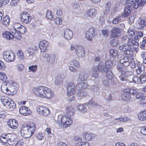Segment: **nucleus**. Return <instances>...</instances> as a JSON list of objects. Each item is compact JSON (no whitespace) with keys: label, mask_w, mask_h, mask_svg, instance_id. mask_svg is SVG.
Listing matches in <instances>:
<instances>
[{"label":"nucleus","mask_w":146,"mask_h":146,"mask_svg":"<svg viewBox=\"0 0 146 146\" xmlns=\"http://www.w3.org/2000/svg\"><path fill=\"white\" fill-rule=\"evenodd\" d=\"M33 91L36 96L40 98L50 99L54 96L51 89L43 86L34 88Z\"/></svg>","instance_id":"nucleus-1"},{"label":"nucleus","mask_w":146,"mask_h":146,"mask_svg":"<svg viewBox=\"0 0 146 146\" xmlns=\"http://www.w3.org/2000/svg\"><path fill=\"white\" fill-rule=\"evenodd\" d=\"M35 123H30L29 125H24L21 127V135L25 138L31 137L35 130Z\"/></svg>","instance_id":"nucleus-2"},{"label":"nucleus","mask_w":146,"mask_h":146,"mask_svg":"<svg viewBox=\"0 0 146 146\" xmlns=\"http://www.w3.org/2000/svg\"><path fill=\"white\" fill-rule=\"evenodd\" d=\"M88 86V84L86 82H81L78 83L76 87L74 84L72 82L69 84L67 88V94L69 96V98L74 94L76 88L78 90L85 89Z\"/></svg>","instance_id":"nucleus-3"},{"label":"nucleus","mask_w":146,"mask_h":146,"mask_svg":"<svg viewBox=\"0 0 146 146\" xmlns=\"http://www.w3.org/2000/svg\"><path fill=\"white\" fill-rule=\"evenodd\" d=\"M133 46V40L128 39L127 40L126 44L120 46L119 48L120 50H123L125 54L129 55L132 53V51L131 50V47Z\"/></svg>","instance_id":"nucleus-4"},{"label":"nucleus","mask_w":146,"mask_h":146,"mask_svg":"<svg viewBox=\"0 0 146 146\" xmlns=\"http://www.w3.org/2000/svg\"><path fill=\"white\" fill-rule=\"evenodd\" d=\"M57 122L60 127L66 128L72 123V120L69 117L65 115L61 118L60 122L57 120Z\"/></svg>","instance_id":"nucleus-5"},{"label":"nucleus","mask_w":146,"mask_h":146,"mask_svg":"<svg viewBox=\"0 0 146 146\" xmlns=\"http://www.w3.org/2000/svg\"><path fill=\"white\" fill-rule=\"evenodd\" d=\"M112 65V62L110 61H107L106 62V78L108 80H112L114 76L113 73L111 72V69Z\"/></svg>","instance_id":"nucleus-6"},{"label":"nucleus","mask_w":146,"mask_h":146,"mask_svg":"<svg viewBox=\"0 0 146 146\" xmlns=\"http://www.w3.org/2000/svg\"><path fill=\"white\" fill-rule=\"evenodd\" d=\"M121 3L123 5H129L132 8L133 7L134 9H137L139 6H140L137 0H121Z\"/></svg>","instance_id":"nucleus-7"},{"label":"nucleus","mask_w":146,"mask_h":146,"mask_svg":"<svg viewBox=\"0 0 146 146\" xmlns=\"http://www.w3.org/2000/svg\"><path fill=\"white\" fill-rule=\"evenodd\" d=\"M3 58L7 62H12L13 61L15 54L11 50L5 51L3 52Z\"/></svg>","instance_id":"nucleus-8"},{"label":"nucleus","mask_w":146,"mask_h":146,"mask_svg":"<svg viewBox=\"0 0 146 146\" xmlns=\"http://www.w3.org/2000/svg\"><path fill=\"white\" fill-rule=\"evenodd\" d=\"M21 21L24 23H28L30 22L32 19V17L30 15L26 12H23L20 15Z\"/></svg>","instance_id":"nucleus-9"},{"label":"nucleus","mask_w":146,"mask_h":146,"mask_svg":"<svg viewBox=\"0 0 146 146\" xmlns=\"http://www.w3.org/2000/svg\"><path fill=\"white\" fill-rule=\"evenodd\" d=\"M96 35L95 29L92 28L89 29L86 33L85 36L86 39L91 41Z\"/></svg>","instance_id":"nucleus-10"},{"label":"nucleus","mask_w":146,"mask_h":146,"mask_svg":"<svg viewBox=\"0 0 146 146\" xmlns=\"http://www.w3.org/2000/svg\"><path fill=\"white\" fill-rule=\"evenodd\" d=\"M75 51L78 56L83 58L85 55V53L84 48L79 45L76 46Z\"/></svg>","instance_id":"nucleus-11"},{"label":"nucleus","mask_w":146,"mask_h":146,"mask_svg":"<svg viewBox=\"0 0 146 146\" xmlns=\"http://www.w3.org/2000/svg\"><path fill=\"white\" fill-rule=\"evenodd\" d=\"M37 111L43 116H46L50 113L49 110L47 108L43 106H38L37 108Z\"/></svg>","instance_id":"nucleus-12"},{"label":"nucleus","mask_w":146,"mask_h":146,"mask_svg":"<svg viewBox=\"0 0 146 146\" xmlns=\"http://www.w3.org/2000/svg\"><path fill=\"white\" fill-rule=\"evenodd\" d=\"M9 83V88L10 94L12 95L16 93L17 90L18 89V85L16 83L13 82L12 81H10Z\"/></svg>","instance_id":"nucleus-13"},{"label":"nucleus","mask_w":146,"mask_h":146,"mask_svg":"<svg viewBox=\"0 0 146 146\" xmlns=\"http://www.w3.org/2000/svg\"><path fill=\"white\" fill-rule=\"evenodd\" d=\"M99 10V8L97 7L90 9L87 11V15L89 17L93 18L96 16V15L98 14Z\"/></svg>","instance_id":"nucleus-14"},{"label":"nucleus","mask_w":146,"mask_h":146,"mask_svg":"<svg viewBox=\"0 0 146 146\" xmlns=\"http://www.w3.org/2000/svg\"><path fill=\"white\" fill-rule=\"evenodd\" d=\"M64 38L66 40H70L72 37L73 33L70 29H66L64 30Z\"/></svg>","instance_id":"nucleus-15"},{"label":"nucleus","mask_w":146,"mask_h":146,"mask_svg":"<svg viewBox=\"0 0 146 146\" xmlns=\"http://www.w3.org/2000/svg\"><path fill=\"white\" fill-rule=\"evenodd\" d=\"M8 125L11 128L15 129L18 126L17 121L15 119H9L7 122Z\"/></svg>","instance_id":"nucleus-16"},{"label":"nucleus","mask_w":146,"mask_h":146,"mask_svg":"<svg viewBox=\"0 0 146 146\" xmlns=\"http://www.w3.org/2000/svg\"><path fill=\"white\" fill-rule=\"evenodd\" d=\"M19 112L21 114L24 116L27 115L31 113L30 109L26 106L21 107L19 109Z\"/></svg>","instance_id":"nucleus-17"},{"label":"nucleus","mask_w":146,"mask_h":146,"mask_svg":"<svg viewBox=\"0 0 146 146\" xmlns=\"http://www.w3.org/2000/svg\"><path fill=\"white\" fill-rule=\"evenodd\" d=\"M120 30L119 28L114 27L111 30V36L113 37H117L121 35Z\"/></svg>","instance_id":"nucleus-18"},{"label":"nucleus","mask_w":146,"mask_h":146,"mask_svg":"<svg viewBox=\"0 0 146 146\" xmlns=\"http://www.w3.org/2000/svg\"><path fill=\"white\" fill-rule=\"evenodd\" d=\"M111 2L108 1L106 3L104 6L105 10L103 11L104 15L106 16L110 12V10Z\"/></svg>","instance_id":"nucleus-19"},{"label":"nucleus","mask_w":146,"mask_h":146,"mask_svg":"<svg viewBox=\"0 0 146 146\" xmlns=\"http://www.w3.org/2000/svg\"><path fill=\"white\" fill-rule=\"evenodd\" d=\"M132 8L129 5L125 7L124 13L120 16L122 18H124L128 16L131 13Z\"/></svg>","instance_id":"nucleus-20"},{"label":"nucleus","mask_w":146,"mask_h":146,"mask_svg":"<svg viewBox=\"0 0 146 146\" xmlns=\"http://www.w3.org/2000/svg\"><path fill=\"white\" fill-rule=\"evenodd\" d=\"M49 46L48 42L46 40H43L40 42L39 47L42 52H44V50H46Z\"/></svg>","instance_id":"nucleus-21"},{"label":"nucleus","mask_w":146,"mask_h":146,"mask_svg":"<svg viewBox=\"0 0 146 146\" xmlns=\"http://www.w3.org/2000/svg\"><path fill=\"white\" fill-rule=\"evenodd\" d=\"M90 76V75L88 73L84 72L80 74L79 76V79L81 81H86L87 80Z\"/></svg>","instance_id":"nucleus-22"},{"label":"nucleus","mask_w":146,"mask_h":146,"mask_svg":"<svg viewBox=\"0 0 146 146\" xmlns=\"http://www.w3.org/2000/svg\"><path fill=\"white\" fill-rule=\"evenodd\" d=\"M121 98L123 100L125 101H129L131 98V95L127 92H126L125 90H124V92L121 95Z\"/></svg>","instance_id":"nucleus-23"},{"label":"nucleus","mask_w":146,"mask_h":146,"mask_svg":"<svg viewBox=\"0 0 146 146\" xmlns=\"http://www.w3.org/2000/svg\"><path fill=\"white\" fill-rule=\"evenodd\" d=\"M9 83L7 82L6 84H3L1 85V89L3 92L8 95H10V93H9Z\"/></svg>","instance_id":"nucleus-24"},{"label":"nucleus","mask_w":146,"mask_h":146,"mask_svg":"<svg viewBox=\"0 0 146 146\" xmlns=\"http://www.w3.org/2000/svg\"><path fill=\"white\" fill-rule=\"evenodd\" d=\"M67 115L72 116L75 111V110L72 106H67L65 109Z\"/></svg>","instance_id":"nucleus-25"},{"label":"nucleus","mask_w":146,"mask_h":146,"mask_svg":"<svg viewBox=\"0 0 146 146\" xmlns=\"http://www.w3.org/2000/svg\"><path fill=\"white\" fill-rule=\"evenodd\" d=\"M119 62L120 63L122 64L125 66H128L129 65L130 62L127 56H125L123 58L120 60Z\"/></svg>","instance_id":"nucleus-26"},{"label":"nucleus","mask_w":146,"mask_h":146,"mask_svg":"<svg viewBox=\"0 0 146 146\" xmlns=\"http://www.w3.org/2000/svg\"><path fill=\"white\" fill-rule=\"evenodd\" d=\"M12 35H13V38H14L18 40H20L22 38L21 34L18 31H17L15 29L12 31Z\"/></svg>","instance_id":"nucleus-27"},{"label":"nucleus","mask_w":146,"mask_h":146,"mask_svg":"<svg viewBox=\"0 0 146 146\" xmlns=\"http://www.w3.org/2000/svg\"><path fill=\"white\" fill-rule=\"evenodd\" d=\"M3 37L7 40H10L13 39V35H12V31L11 32L5 31L3 33Z\"/></svg>","instance_id":"nucleus-28"},{"label":"nucleus","mask_w":146,"mask_h":146,"mask_svg":"<svg viewBox=\"0 0 146 146\" xmlns=\"http://www.w3.org/2000/svg\"><path fill=\"white\" fill-rule=\"evenodd\" d=\"M138 118L141 121L146 120V110L140 112L138 115Z\"/></svg>","instance_id":"nucleus-29"},{"label":"nucleus","mask_w":146,"mask_h":146,"mask_svg":"<svg viewBox=\"0 0 146 146\" xmlns=\"http://www.w3.org/2000/svg\"><path fill=\"white\" fill-rule=\"evenodd\" d=\"M38 49V47L35 46L34 48L30 47L27 48V51L30 55H33L35 54V52Z\"/></svg>","instance_id":"nucleus-30"},{"label":"nucleus","mask_w":146,"mask_h":146,"mask_svg":"<svg viewBox=\"0 0 146 146\" xmlns=\"http://www.w3.org/2000/svg\"><path fill=\"white\" fill-rule=\"evenodd\" d=\"M1 100L2 104L5 108H7V107H9L8 106L9 105V104H10V102L11 100V99L1 98Z\"/></svg>","instance_id":"nucleus-31"},{"label":"nucleus","mask_w":146,"mask_h":146,"mask_svg":"<svg viewBox=\"0 0 146 146\" xmlns=\"http://www.w3.org/2000/svg\"><path fill=\"white\" fill-rule=\"evenodd\" d=\"M87 94L85 90L80 91H78L76 94L77 96L80 98L86 97L87 95Z\"/></svg>","instance_id":"nucleus-32"},{"label":"nucleus","mask_w":146,"mask_h":146,"mask_svg":"<svg viewBox=\"0 0 146 146\" xmlns=\"http://www.w3.org/2000/svg\"><path fill=\"white\" fill-rule=\"evenodd\" d=\"M0 80L5 82H8L9 81L7 76L4 73L2 72H0Z\"/></svg>","instance_id":"nucleus-33"},{"label":"nucleus","mask_w":146,"mask_h":146,"mask_svg":"<svg viewBox=\"0 0 146 146\" xmlns=\"http://www.w3.org/2000/svg\"><path fill=\"white\" fill-rule=\"evenodd\" d=\"M98 70L101 72H105L106 71V63H105V65L102 63H100L98 66Z\"/></svg>","instance_id":"nucleus-34"},{"label":"nucleus","mask_w":146,"mask_h":146,"mask_svg":"<svg viewBox=\"0 0 146 146\" xmlns=\"http://www.w3.org/2000/svg\"><path fill=\"white\" fill-rule=\"evenodd\" d=\"M110 44L111 46H115L118 45L119 42L117 38H114L111 40Z\"/></svg>","instance_id":"nucleus-35"},{"label":"nucleus","mask_w":146,"mask_h":146,"mask_svg":"<svg viewBox=\"0 0 146 146\" xmlns=\"http://www.w3.org/2000/svg\"><path fill=\"white\" fill-rule=\"evenodd\" d=\"M10 22V18L9 16H5L3 19V24L6 26H7Z\"/></svg>","instance_id":"nucleus-36"},{"label":"nucleus","mask_w":146,"mask_h":146,"mask_svg":"<svg viewBox=\"0 0 146 146\" xmlns=\"http://www.w3.org/2000/svg\"><path fill=\"white\" fill-rule=\"evenodd\" d=\"M46 17L50 20H52L54 19V15L49 10H47L46 13Z\"/></svg>","instance_id":"nucleus-37"},{"label":"nucleus","mask_w":146,"mask_h":146,"mask_svg":"<svg viewBox=\"0 0 146 146\" xmlns=\"http://www.w3.org/2000/svg\"><path fill=\"white\" fill-rule=\"evenodd\" d=\"M146 81V75L143 74L139 77V82L141 84H143Z\"/></svg>","instance_id":"nucleus-38"},{"label":"nucleus","mask_w":146,"mask_h":146,"mask_svg":"<svg viewBox=\"0 0 146 146\" xmlns=\"http://www.w3.org/2000/svg\"><path fill=\"white\" fill-rule=\"evenodd\" d=\"M77 109L82 112L85 113L87 111V109L85 106L83 105H80L78 106Z\"/></svg>","instance_id":"nucleus-39"},{"label":"nucleus","mask_w":146,"mask_h":146,"mask_svg":"<svg viewBox=\"0 0 146 146\" xmlns=\"http://www.w3.org/2000/svg\"><path fill=\"white\" fill-rule=\"evenodd\" d=\"M144 94L141 91H137L135 96V98L137 99H139L144 96Z\"/></svg>","instance_id":"nucleus-40"},{"label":"nucleus","mask_w":146,"mask_h":146,"mask_svg":"<svg viewBox=\"0 0 146 146\" xmlns=\"http://www.w3.org/2000/svg\"><path fill=\"white\" fill-rule=\"evenodd\" d=\"M126 92H127L130 94H132L133 96H135L137 90L135 89H128L125 90Z\"/></svg>","instance_id":"nucleus-41"},{"label":"nucleus","mask_w":146,"mask_h":146,"mask_svg":"<svg viewBox=\"0 0 146 146\" xmlns=\"http://www.w3.org/2000/svg\"><path fill=\"white\" fill-rule=\"evenodd\" d=\"M140 24L141 25L140 27V29H142L146 25V19L145 18H143L140 19Z\"/></svg>","instance_id":"nucleus-42"},{"label":"nucleus","mask_w":146,"mask_h":146,"mask_svg":"<svg viewBox=\"0 0 146 146\" xmlns=\"http://www.w3.org/2000/svg\"><path fill=\"white\" fill-rule=\"evenodd\" d=\"M55 55L52 54L50 55L48 59H47V62H49L50 63H53L55 60Z\"/></svg>","instance_id":"nucleus-43"},{"label":"nucleus","mask_w":146,"mask_h":146,"mask_svg":"<svg viewBox=\"0 0 146 146\" xmlns=\"http://www.w3.org/2000/svg\"><path fill=\"white\" fill-rule=\"evenodd\" d=\"M29 72L31 71L33 72H35L37 70V65H31L29 67Z\"/></svg>","instance_id":"nucleus-44"},{"label":"nucleus","mask_w":146,"mask_h":146,"mask_svg":"<svg viewBox=\"0 0 146 146\" xmlns=\"http://www.w3.org/2000/svg\"><path fill=\"white\" fill-rule=\"evenodd\" d=\"M118 51L115 49H110V54L111 56L112 57L116 56L117 54Z\"/></svg>","instance_id":"nucleus-45"},{"label":"nucleus","mask_w":146,"mask_h":146,"mask_svg":"<svg viewBox=\"0 0 146 146\" xmlns=\"http://www.w3.org/2000/svg\"><path fill=\"white\" fill-rule=\"evenodd\" d=\"M84 135H85V133H84ZM92 137V135L91 133H85V139L87 141H91Z\"/></svg>","instance_id":"nucleus-46"},{"label":"nucleus","mask_w":146,"mask_h":146,"mask_svg":"<svg viewBox=\"0 0 146 146\" xmlns=\"http://www.w3.org/2000/svg\"><path fill=\"white\" fill-rule=\"evenodd\" d=\"M116 68L119 73H121V74H123L124 73L125 71V69L120 65H118L116 66Z\"/></svg>","instance_id":"nucleus-47"},{"label":"nucleus","mask_w":146,"mask_h":146,"mask_svg":"<svg viewBox=\"0 0 146 146\" xmlns=\"http://www.w3.org/2000/svg\"><path fill=\"white\" fill-rule=\"evenodd\" d=\"M8 106H9V107H7V109H13L15 108V104L13 101L11 100L10 104H9Z\"/></svg>","instance_id":"nucleus-48"},{"label":"nucleus","mask_w":146,"mask_h":146,"mask_svg":"<svg viewBox=\"0 0 146 146\" xmlns=\"http://www.w3.org/2000/svg\"><path fill=\"white\" fill-rule=\"evenodd\" d=\"M19 58L23 60L24 58V56L23 52L21 50H18L17 53Z\"/></svg>","instance_id":"nucleus-49"},{"label":"nucleus","mask_w":146,"mask_h":146,"mask_svg":"<svg viewBox=\"0 0 146 146\" xmlns=\"http://www.w3.org/2000/svg\"><path fill=\"white\" fill-rule=\"evenodd\" d=\"M7 135H5L4 136H0V140L5 144L7 143Z\"/></svg>","instance_id":"nucleus-50"},{"label":"nucleus","mask_w":146,"mask_h":146,"mask_svg":"<svg viewBox=\"0 0 146 146\" xmlns=\"http://www.w3.org/2000/svg\"><path fill=\"white\" fill-rule=\"evenodd\" d=\"M18 31L21 34H23L25 33L27 31V29L25 26L22 25Z\"/></svg>","instance_id":"nucleus-51"},{"label":"nucleus","mask_w":146,"mask_h":146,"mask_svg":"<svg viewBox=\"0 0 146 146\" xmlns=\"http://www.w3.org/2000/svg\"><path fill=\"white\" fill-rule=\"evenodd\" d=\"M121 17L120 15H119V16L116 17L112 21V23L113 24H116L119 21L121 20Z\"/></svg>","instance_id":"nucleus-52"},{"label":"nucleus","mask_w":146,"mask_h":146,"mask_svg":"<svg viewBox=\"0 0 146 146\" xmlns=\"http://www.w3.org/2000/svg\"><path fill=\"white\" fill-rule=\"evenodd\" d=\"M21 24L18 23H15L13 25V27L14 29L18 30L20 28L21 26H22Z\"/></svg>","instance_id":"nucleus-53"},{"label":"nucleus","mask_w":146,"mask_h":146,"mask_svg":"<svg viewBox=\"0 0 146 146\" xmlns=\"http://www.w3.org/2000/svg\"><path fill=\"white\" fill-rule=\"evenodd\" d=\"M119 77L120 80L123 82H126L127 81V79L125 77L123 74H120L119 76Z\"/></svg>","instance_id":"nucleus-54"},{"label":"nucleus","mask_w":146,"mask_h":146,"mask_svg":"<svg viewBox=\"0 0 146 146\" xmlns=\"http://www.w3.org/2000/svg\"><path fill=\"white\" fill-rule=\"evenodd\" d=\"M72 63H73V65L76 68L79 67L80 66L79 61L77 60H72Z\"/></svg>","instance_id":"nucleus-55"},{"label":"nucleus","mask_w":146,"mask_h":146,"mask_svg":"<svg viewBox=\"0 0 146 146\" xmlns=\"http://www.w3.org/2000/svg\"><path fill=\"white\" fill-rule=\"evenodd\" d=\"M42 58H43V59L42 60H46V61H47V59L49 58L50 55L46 53H42Z\"/></svg>","instance_id":"nucleus-56"},{"label":"nucleus","mask_w":146,"mask_h":146,"mask_svg":"<svg viewBox=\"0 0 146 146\" xmlns=\"http://www.w3.org/2000/svg\"><path fill=\"white\" fill-rule=\"evenodd\" d=\"M136 69V72L138 74H140L142 70H141V68L139 66H137L135 67Z\"/></svg>","instance_id":"nucleus-57"},{"label":"nucleus","mask_w":146,"mask_h":146,"mask_svg":"<svg viewBox=\"0 0 146 146\" xmlns=\"http://www.w3.org/2000/svg\"><path fill=\"white\" fill-rule=\"evenodd\" d=\"M24 143L23 140L21 139L18 141L15 146H24Z\"/></svg>","instance_id":"nucleus-58"},{"label":"nucleus","mask_w":146,"mask_h":146,"mask_svg":"<svg viewBox=\"0 0 146 146\" xmlns=\"http://www.w3.org/2000/svg\"><path fill=\"white\" fill-rule=\"evenodd\" d=\"M109 80L106 78H104V80H102L103 84L105 86H108L110 84Z\"/></svg>","instance_id":"nucleus-59"},{"label":"nucleus","mask_w":146,"mask_h":146,"mask_svg":"<svg viewBox=\"0 0 146 146\" xmlns=\"http://www.w3.org/2000/svg\"><path fill=\"white\" fill-rule=\"evenodd\" d=\"M17 70L19 71H22L24 69L23 65L22 64H18L17 65Z\"/></svg>","instance_id":"nucleus-60"},{"label":"nucleus","mask_w":146,"mask_h":146,"mask_svg":"<svg viewBox=\"0 0 146 146\" xmlns=\"http://www.w3.org/2000/svg\"><path fill=\"white\" fill-rule=\"evenodd\" d=\"M146 41L145 40V37H144L143 38V40H142V42H141L140 46V48L143 49L145 47V44L146 43Z\"/></svg>","instance_id":"nucleus-61"},{"label":"nucleus","mask_w":146,"mask_h":146,"mask_svg":"<svg viewBox=\"0 0 146 146\" xmlns=\"http://www.w3.org/2000/svg\"><path fill=\"white\" fill-rule=\"evenodd\" d=\"M62 20L60 17L56 18L55 19V22L56 23L59 25H60L62 23Z\"/></svg>","instance_id":"nucleus-62"},{"label":"nucleus","mask_w":146,"mask_h":146,"mask_svg":"<svg viewBox=\"0 0 146 146\" xmlns=\"http://www.w3.org/2000/svg\"><path fill=\"white\" fill-rule=\"evenodd\" d=\"M36 137L38 139L41 140L43 139L44 137L42 133H38L36 135Z\"/></svg>","instance_id":"nucleus-63"},{"label":"nucleus","mask_w":146,"mask_h":146,"mask_svg":"<svg viewBox=\"0 0 146 146\" xmlns=\"http://www.w3.org/2000/svg\"><path fill=\"white\" fill-rule=\"evenodd\" d=\"M72 7L75 10L78 11L79 10L80 6L77 3H73Z\"/></svg>","instance_id":"nucleus-64"}]
</instances>
